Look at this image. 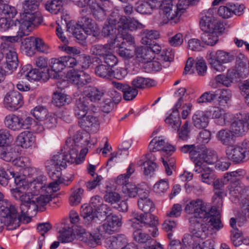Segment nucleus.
I'll use <instances>...</instances> for the list:
<instances>
[{"label":"nucleus","instance_id":"f257e3e1","mask_svg":"<svg viewBox=\"0 0 249 249\" xmlns=\"http://www.w3.org/2000/svg\"><path fill=\"white\" fill-rule=\"evenodd\" d=\"M185 212L193 216L189 219L191 233L196 238L205 239L209 234H215L223 227L218 215H215L216 207H211L202 199L197 198L189 201Z\"/></svg>","mask_w":249,"mask_h":249},{"label":"nucleus","instance_id":"f03ea898","mask_svg":"<svg viewBox=\"0 0 249 249\" xmlns=\"http://www.w3.org/2000/svg\"><path fill=\"white\" fill-rule=\"evenodd\" d=\"M46 177L39 176L31 182L29 184L27 191H24L23 188L16 187L11 189L10 192L13 198L16 200L20 202L19 208L20 213L25 217L27 215L34 211V209L36 208L34 202L35 197L40 193V190H43L45 187Z\"/></svg>","mask_w":249,"mask_h":249},{"label":"nucleus","instance_id":"7ed1b4c3","mask_svg":"<svg viewBox=\"0 0 249 249\" xmlns=\"http://www.w3.org/2000/svg\"><path fill=\"white\" fill-rule=\"evenodd\" d=\"M213 11L209 9L202 13L200 26L204 32L201 35L202 41L206 45L213 46L218 41V35L224 29L223 23L213 16Z\"/></svg>","mask_w":249,"mask_h":249},{"label":"nucleus","instance_id":"20e7f679","mask_svg":"<svg viewBox=\"0 0 249 249\" xmlns=\"http://www.w3.org/2000/svg\"><path fill=\"white\" fill-rule=\"evenodd\" d=\"M199 0H178L176 5H173L171 0H164L160 7L159 13L162 22L166 24L169 21L178 20V17L187 8L190 3L195 4Z\"/></svg>","mask_w":249,"mask_h":249},{"label":"nucleus","instance_id":"39448f33","mask_svg":"<svg viewBox=\"0 0 249 249\" xmlns=\"http://www.w3.org/2000/svg\"><path fill=\"white\" fill-rule=\"evenodd\" d=\"M217 161V156L216 152L211 150H206L205 151V156L203 159L196 162L194 172L199 174L200 180L208 184H210L214 178V175L213 170L208 164H213Z\"/></svg>","mask_w":249,"mask_h":249},{"label":"nucleus","instance_id":"423d86ee","mask_svg":"<svg viewBox=\"0 0 249 249\" xmlns=\"http://www.w3.org/2000/svg\"><path fill=\"white\" fill-rule=\"evenodd\" d=\"M1 38L5 42L1 43L0 50L3 56H5L6 61L4 64L5 71H13L16 70L18 65V55L13 44V42L17 41V36H2Z\"/></svg>","mask_w":249,"mask_h":249},{"label":"nucleus","instance_id":"0eeeda50","mask_svg":"<svg viewBox=\"0 0 249 249\" xmlns=\"http://www.w3.org/2000/svg\"><path fill=\"white\" fill-rule=\"evenodd\" d=\"M88 152L87 148H83L80 150V156L77 157L76 151L71 152L69 150V153L65 152L57 153L53 156L50 160V165H47V168L50 166L54 170H58L60 172L61 167L65 168L67 163L72 164L75 163L78 164L82 162L85 159V156ZM56 170H55V172Z\"/></svg>","mask_w":249,"mask_h":249},{"label":"nucleus","instance_id":"6e6552de","mask_svg":"<svg viewBox=\"0 0 249 249\" xmlns=\"http://www.w3.org/2000/svg\"><path fill=\"white\" fill-rule=\"evenodd\" d=\"M0 204V215L5 219L7 222L12 224L11 229H15L19 227L21 222L25 217L18 211V207L7 199L2 200Z\"/></svg>","mask_w":249,"mask_h":249},{"label":"nucleus","instance_id":"1a4fd4ad","mask_svg":"<svg viewBox=\"0 0 249 249\" xmlns=\"http://www.w3.org/2000/svg\"><path fill=\"white\" fill-rule=\"evenodd\" d=\"M131 222V225L134 229H138L145 227L148 229V231L153 237H156L159 235V233L157 227L159 224L158 218L149 213L140 214H135Z\"/></svg>","mask_w":249,"mask_h":249},{"label":"nucleus","instance_id":"9d476101","mask_svg":"<svg viewBox=\"0 0 249 249\" xmlns=\"http://www.w3.org/2000/svg\"><path fill=\"white\" fill-rule=\"evenodd\" d=\"M43 20L41 13L38 11L23 14L22 21H18L19 24V30L18 31V36L21 38L29 35L32 30V27L37 26Z\"/></svg>","mask_w":249,"mask_h":249},{"label":"nucleus","instance_id":"9b49d317","mask_svg":"<svg viewBox=\"0 0 249 249\" xmlns=\"http://www.w3.org/2000/svg\"><path fill=\"white\" fill-rule=\"evenodd\" d=\"M227 158L236 163H239L249 160V150L237 145H229L226 149Z\"/></svg>","mask_w":249,"mask_h":249},{"label":"nucleus","instance_id":"f8f14e48","mask_svg":"<svg viewBox=\"0 0 249 249\" xmlns=\"http://www.w3.org/2000/svg\"><path fill=\"white\" fill-rule=\"evenodd\" d=\"M23 98L22 94L18 91L8 92L3 100L4 107L11 111L17 110L23 105Z\"/></svg>","mask_w":249,"mask_h":249},{"label":"nucleus","instance_id":"ddd939ff","mask_svg":"<svg viewBox=\"0 0 249 249\" xmlns=\"http://www.w3.org/2000/svg\"><path fill=\"white\" fill-rule=\"evenodd\" d=\"M134 240L141 244H151V245H146L144 249H164L163 247L159 242L153 239L148 233L143 232L139 229L133 232Z\"/></svg>","mask_w":249,"mask_h":249},{"label":"nucleus","instance_id":"4468645a","mask_svg":"<svg viewBox=\"0 0 249 249\" xmlns=\"http://www.w3.org/2000/svg\"><path fill=\"white\" fill-rule=\"evenodd\" d=\"M231 125V131L237 136L244 135L248 129H249V114L237 115Z\"/></svg>","mask_w":249,"mask_h":249},{"label":"nucleus","instance_id":"2eb2a0df","mask_svg":"<svg viewBox=\"0 0 249 249\" xmlns=\"http://www.w3.org/2000/svg\"><path fill=\"white\" fill-rule=\"evenodd\" d=\"M89 135L85 133L83 134L81 132H77L75 134L73 139H68L66 142V145L68 149L72 153L76 151L78 155L79 150L83 146L89 144V142L87 138L84 140L85 137H88Z\"/></svg>","mask_w":249,"mask_h":249},{"label":"nucleus","instance_id":"dca6fc26","mask_svg":"<svg viewBox=\"0 0 249 249\" xmlns=\"http://www.w3.org/2000/svg\"><path fill=\"white\" fill-rule=\"evenodd\" d=\"M183 103L182 98L178 99L177 103L173 108V113H171L165 120V123L168 125L169 128L173 130H178V128L181 125V120L180 119L178 109L180 108Z\"/></svg>","mask_w":249,"mask_h":249},{"label":"nucleus","instance_id":"f3484780","mask_svg":"<svg viewBox=\"0 0 249 249\" xmlns=\"http://www.w3.org/2000/svg\"><path fill=\"white\" fill-rule=\"evenodd\" d=\"M67 76L78 88L83 87L91 82L90 76L82 70L78 71L71 70L68 73Z\"/></svg>","mask_w":249,"mask_h":249},{"label":"nucleus","instance_id":"a211bd4d","mask_svg":"<svg viewBox=\"0 0 249 249\" xmlns=\"http://www.w3.org/2000/svg\"><path fill=\"white\" fill-rule=\"evenodd\" d=\"M95 212L90 205L84 204L81 206L80 214L83 218V223L86 226H95L97 221H99Z\"/></svg>","mask_w":249,"mask_h":249},{"label":"nucleus","instance_id":"6ab92c4d","mask_svg":"<svg viewBox=\"0 0 249 249\" xmlns=\"http://www.w3.org/2000/svg\"><path fill=\"white\" fill-rule=\"evenodd\" d=\"M55 170H54L50 166L48 167V174L50 178L53 180V181L50 183L48 186L46 187V179L44 182L45 183V187L44 188L43 190H40L41 192H43L44 191H46V189H47V193L51 194L52 193L56 192L59 190V184L60 183H63V182L60 179V172L58 170H56V172H55Z\"/></svg>","mask_w":249,"mask_h":249},{"label":"nucleus","instance_id":"aec40b11","mask_svg":"<svg viewBox=\"0 0 249 249\" xmlns=\"http://www.w3.org/2000/svg\"><path fill=\"white\" fill-rule=\"evenodd\" d=\"M206 59L213 71L222 72L225 70L226 67L221 64L218 50L208 51Z\"/></svg>","mask_w":249,"mask_h":249},{"label":"nucleus","instance_id":"412c9836","mask_svg":"<svg viewBox=\"0 0 249 249\" xmlns=\"http://www.w3.org/2000/svg\"><path fill=\"white\" fill-rule=\"evenodd\" d=\"M122 185H123L122 192L126 196L134 198L137 195L139 197H141L143 195L149 194L147 190L138 187L135 184L132 182H125Z\"/></svg>","mask_w":249,"mask_h":249},{"label":"nucleus","instance_id":"4be33fe9","mask_svg":"<svg viewBox=\"0 0 249 249\" xmlns=\"http://www.w3.org/2000/svg\"><path fill=\"white\" fill-rule=\"evenodd\" d=\"M80 241L86 243L90 247H95L101 243L102 234L99 230L98 233H91L86 232L84 230L79 234Z\"/></svg>","mask_w":249,"mask_h":249},{"label":"nucleus","instance_id":"5701e85b","mask_svg":"<svg viewBox=\"0 0 249 249\" xmlns=\"http://www.w3.org/2000/svg\"><path fill=\"white\" fill-rule=\"evenodd\" d=\"M119 22L118 29L119 32L122 31L134 30L138 29H142L144 26L139 22L137 20L128 19L124 16H118Z\"/></svg>","mask_w":249,"mask_h":249},{"label":"nucleus","instance_id":"b1692460","mask_svg":"<svg viewBox=\"0 0 249 249\" xmlns=\"http://www.w3.org/2000/svg\"><path fill=\"white\" fill-rule=\"evenodd\" d=\"M112 84L114 87L123 92V98L126 101L133 100L138 94V89L133 86L115 81H112Z\"/></svg>","mask_w":249,"mask_h":249},{"label":"nucleus","instance_id":"393cba45","mask_svg":"<svg viewBox=\"0 0 249 249\" xmlns=\"http://www.w3.org/2000/svg\"><path fill=\"white\" fill-rule=\"evenodd\" d=\"M16 157L17 153L15 149L10 145L3 147L0 150V158L1 159L7 162L13 160L15 164L22 167L23 166L22 165L23 160L20 158L16 160Z\"/></svg>","mask_w":249,"mask_h":249},{"label":"nucleus","instance_id":"a878e982","mask_svg":"<svg viewBox=\"0 0 249 249\" xmlns=\"http://www.w3.org/2000/svg\"><path fill=\"white\" fill-rule=\"evenodd\" d=\"M88 109L89 103L87 98L81 95L76 99L73 110L75 116L78 120L87 114Z\"/></svg>","mask_w":249,"mask_h":249},{"label":"nucleus","instance_id":"bb28decb","mask_svg":"<svg viewBox=\"0 0 249 249\" xmlns=\"http://www.w3.org/2000/svg\"><path fill=\"white\" fill-rule=\"evenodd\" d=\"M224 110L218 107H212L208 111L207 114L213 119H216V123L220 125H224L227 124V119L228 116V114L224 113Z\"/></svg>","mask_w":249,"mask_h":249},{"label":"nucleus","instance_id":"cd10ccee","mask_svg":"<svg viewBox=\"0 0 249 249\" xmlns=\"http://www.w3.org/2000/svg\"><path fill=\"white\" fill-rule=\"evenodd\" d=\"M117 38L104 45L96 44L93 45L90 48V53L93 55L99 56L103 58L108 52L114 49L115 44L117 42Z\"/></svg>","mask_w":249,"mask_h":249},{"label":"nucleus","instance_id":"c85d7f7f","mask_svg":"<svg viewBox=\"0 0 249 249\" xmlns=\"http://www.w3.org/2000/svg\"><path fill=\"white\" fill-rule=\"evenodd\" d=\"M128 240L124 234H118L110 237L106 241V246L108 249H121L127 243Z\"/></svg>","mask_w":249,"mask_h":249},{"label":"nucleus","instance_id":"c756f323","mask_svg":"<svg viewBox=\"0 0 249 249\" xmlns=\"http://www.w3.org/2000/svg\"><path fill=\"white\" fill-rule=\"evenodd\" d=\"M17 142L22 148L31 147L35 142V137L33 134L27 131L21 132L17 138Z\"/></svg>","mask_w":249,"mask_h":249},{"label":"nucleus","instance_id":"7c9ffc66","mask_svg":"<svg viewBox=\"0 0 249 249\" xmlns=\"http://www.w3.org/2000/svg\"><path fill=\"white\" fill-rule=\"evenodd\" d=\"M110 18L107 22H106L102 29V33L104 36H114L116 33V25H118L119 18ZM118 28H117V29Z\"/></svg>","mask_w":249,"mask_h":249},{"label":"nucleus","instance_id":"2f4dec72","mask_svg":"<svg viewBox=\"0 0 249 249\" xmlns=\"http://www.w3.org/2000/svg\"><path fill=\"white\" fill-rule=\"evenodd\" d=\"M78 124L81 128L87 130L96 128L99 125L98 118L92 115H87L78 120Z\"/></svg>","mask_w":249,"mask_h":249},{"label":"nucleus","instance_id":"473e14b6","mask_svg":"<svg viewBox=\"0 0 249 249\" xmlns=\"http://www.w3.org/2000/svg\"><path fill=\"white\" fill-rule=\"evenodd\" d=\"M230 226L232 228L231 230V240L235 247L242 245V237L241 231L236 227V220L232 217L230 220Z\"/></svg>","mask_w":249,"mask_h":249},{"label":"nucleus","instance_id":"72a5a7b5","mask_svg":"<svg viewBox=\"0 0 249 249\" xmlns=\"http://www.w3.org/2000/svg\"><path fill=\"white\" fill-rule=\"evenodd\" d=\"M21 75L26 78L29 81H38L41 78V76L38 70L32 69L30 65L24 66L20 71Z\"/></svg>","mask_w":249,"mask_h":249},{"label":"nucleus","instance_id":"f704fd0d","mask_svg":"<svg viewBox=\"0 0 249 249\" xmlns=\"http://www.w3.org/2000/svg\"><path fill=\"white\" fill-rule=\"evenodd\" d=\"M78 24L84 29L86 33L89 35L96 33L98 30L95 22L92 19L87 16L82 17L78 21Z\"/></svg>","mask_w":249,"mask_h":249},{"label":"nucleus","instance_id":"c9c22d12","mask_svg":"<svg viewBox=\"0 0 249 249\" xmlns=\"http://www.w3.org/2000/svg\"><path fill=\"white\" fill-rule=\"evenodd\" d=\"M84 93L86 98H88L90 101L96 102L101 100L104 94V91L96 87H88L85 88Z\"/></svg>","mask_w":249,"mask_h":249},{"label":"nucleus","instance_id":"e433bc0d","mask_svg":"<svg viewBox=\"0 0 249 249\" xmlns=\"http://www.w3.org/2000/svg\"><path fill=\"white\" fill-rule=\"evenodd\" d=\"M193 123L195 127L197 128H204L208 124V117L204 112L196 111L193 116Z\"/></svg>","mask_w":249,"mask_h":249},{"label":"nucleus","instance_id":"4c0bfd02","mask_svg":"<svg viewBox=\"0 0 249 249\" xmlns=\"http://www.w3.org/2000/svg\"><path fill=\"white\" fill-rule=\"evenodd\" d=\"M135 52L137 57L140 59V61H143L145 64L152 60L155 57L153 52L148 46L138 47L136 48Z\"/></svg>","mask_w":249,"mask_h":249},{"label":"nucleus","instance_id":"58836bf2","mask_svg":"<svg viewBox=\"0 0 249 249\" xmlns=\"http://www.w3.org/2000/svg\"><path fill=\"white\" fill-rule=\"evenodd\" d=\"M147 195H143L142 196L139 197L138 200V205L140 209L144 213H148L153 211L154 209V204L152 201L148 197Z\"/></svg>","mask_w":249,"mask_h":249},{"label":"nucleus","instance_id":"ea45409f","mask_svg":"<svg viewBox=\"0 0 249 249\" xmlns=\"http://www.w3.org/2000/svg\"><path fill=\"white\" fill-rule=\"evenodd\" d=\"M154 8L153 5L147 0H139L135 5V10L143 15H150L151 14Z\"/></svg>","mask_w":249,"mask_h":249},{"label":"nucleus","instance_id":"a19ab883","mask_svg":"<svg viewBox=\"0 0 249 249\" xmlns=\"http://www.w3.org/2000/svg\"><path fill=\"white\" fill-rule=\"evenodd\" d=\"M233 135L231 130L222 129L218 132L217 138L223 144L229 146L234 142Z\"/></svg>","mask_w":249,"mask_h":249},{"label":"nucleus","instance_id":"79ce46f5","mask_svg":"<svg viewBox=\"0 0 249 249\" xmlns=\"http://www.w3.org/2000/svg\"><path fill=\"white\" fill-rule=\"evenodd\" d=\"M84 190L82 188L74 187L71 189L69 197V203L72 206H75L81 203Z\"/></svg>","mask_w":249,"mask_h":249},{"label":"nucleus","instance_id":"37998d69","mask_svg":"<svg viewBox=\"0 0 249 249\" xmlns=\"http://www.w3.org/2000/svg\"><path fill=\"white\" fill-rule=\"evenodd\" d=\"M7 17H0V29L1 31H6L8 29H11L14 31H16L18 34V31L19 30V24L18 23V21L14 22L12 20H8ZM16 36L18 38L19 36H18V34Z\"/></svg>","mask_w":249,"mask_h":249},{"label":"nucleus","instance_id":"c03bdc74","mask_svg":"<svg viewBox=\"0 0 249 249\" xmlns=\"http://www.w3.org/2000/svg\"><path fill=\"white\" fill-rule=\"evenodd\" d=\"M67 31L71 32L74 36L78 40H83L87 38V35H88L85 32L84 29L81 27L78 24L71 27L70 24L67 25Z\"/></svg>","mask_w":249,"mask_h":249},{"label":"nucleus","instance_id":"a18cd8bd","mask_svg":"<svg viewBox=\"0 0 249 249\" xmlns=\"http://www.w3.org/2000/svg\"><path fill=\"white\" fill-rule=\"evenodd\" d=\"M52 197L51 194L47 193L46 194H41L40 196H36L35 197L34 202L36 208L34 209V212H36L38 209L46 206L50 201L52 200Z\"/></svg>","mask_w":249,"mask_h":249},{"label":"nucleus","instance_id":"49530a36","mask_svg":"<svg viewBox=\"0 0 249 249\" xmlns=\"http://www.w3.org/2000/svg\"><path fill=\"white\" fill-rule=\"evenodd\" d=\"M159 37V33L154 30H145L142 33V43L146 45L152 44V40Z\"/></svg>","mask_w":249,"mask_h":249},{"label":"nucleus","instance_id":"de8ad7c7","mask_svg":"<svg viewBox=\"0 0 249 249\" xmlns=\"http://www.w3.org/2000/svg\"><path fill=\"white\" fill-rule=\"evenodd\" d=\"M95 72L96 74L102 78L109 79L113 74L112 69L107 65L100 64L95 68Z\"/></svg>","mask_w":249,"mask_h":249},{"label":"nucleus","instance_id":"09e8293b","mask_svg":"<svg viewBox=\"0 0 249 249\" xmlns=\"http://www.w3.org/2000/svg\"><path fill=\"white\" fill-rule=\"evenodd\" d=\"M131 83L132 86L136 89H142L152 87L154 85V81L149 78L137 77L132 81Z\"/></svg>","mask_w":249,"mask_h":249},{"label":"nucleus","instance_id":"8fccbe9b","mask_svg":"<svg viewBox=\"0 0 249 249\" xmlns=\"http://www.w3.org/2000/svg\"><path fill=\"white\" fill-rule=\"evenodd\" d=\"M45 8L51 13L56 15L62 10L63 6L61 1L57 0H48L46 2Z\"/></svg>","mask_w":249,"mask_h":249},{"label":"nucleus","instance_id":"3c124183","mask_svg":"<svg viewBox=\"0 0 249 249\" xmlns=\"http://www.w3.org/2000/svg\"><path fill=\"white\" fill-rule=\"evenodd\" d=\"M166 143L162 137H155L150 142L148 148L151 152L162 150Z\"/></svg>","mask_w":249,"mask_h":249},{"label":"nucleus","instance_id":"603ef678","mask_svg":"<svg viewBox=\"0 0 249 249\" xmlns=\"http://www.w3.org/2000/svg\"><path fill=\"white\" fill-rule=\"evenodd\" d=\"M52 228V226L49 222L40 223L37 225V230L41 234L38 239L39 248L41 249L43 246V242L44 240V234L47 233Z\"/></svg>","mask_w":249,"mask_h":249},{"label":"nucleus","instance_id":"864d4df0","mask_svg":"<svg viewBox=\"0 0 249 249\" xmlns=\"http://www.w3.org/2000/svg\"><path fill=\"white\" fill-rule=\"evenodd\" d=\"M70 102L68 96L61 92H55L53 93L52 102L57 107H61L66 104H68Z\"/></svg>","mask_w":249,"mask_h":249},{"label":"nucleus","instance_id":"5fc2aeb1","mask_svg":"<svg viewBox=\"0 0 249 249\" xmlns=\"http://www.w3.org/2000/svg\"><path fill=\"white\" fill-rule=\"evenodd\" d=\"M131 146L130 143L128 141H124L122 144L119 147L118 150L116 153H112L111 157L108 159L107 164H108L109 162L112 161L114 158L117 157L118 156L124 155L125 156L128 155V150Z\"/></svg>","mask_w":249,"mask_h":249},{"label":"nucleus","instance_id":"6e6d98bb","mask_svg":"<svg viewBox=\"0 0 249 249\" xmlns=\"http://www.w3.org/2000/svg\"><path fill=\"white\" fill-rule=\"evenodd\" d=\"M115 38H117V41L116 44H115V47L114 49L115 48H118V49L116 50V51L118 52V54L120 56L124 57V58H131L133 56L134 53L133 51H135L134 49H127L124 48V45H121L119 43L118 37H116Z\"/></svg>","mask_w":249,"mask_h":249},{"label":"nucleus","instance_id":"4d7b16f0","mask_svg":"<svg viewBox=\"0 0 249 249\" xmlns=\"http://www.w3.org/2000/svg\"><path fill=\"white\" fill-rule=\"evenodd\" d=\"M161 161L165 169V172L168 176L172 174V170L174 169L176 160L173 157H166L165 155L161 158Z\"/></svg>","mask_w":249,"mask_h":249},{"label":"nucleus","instance_id":"13d9d810","mask_svg":"<svg viewBox=\"0 0 249 249\" xmlns=\"http://www.w3.org/2000/svg\"><path fill=\"white\" fill-rule=\"evenodd\" d=\"M214 80L215 84H213L212 85V87L213 88H216L219 85H221L226 87H230L232 84L231 81L229 79L226 74H220L217 75L215 77Z\"/></svg>","mask_w":249,"mask_h":249},{"label":"nucleus","instance_id":"bf43d9fd","mask_svg":"<svg viewBox=\"0 0 249 249\" xmlns=\"http://www.w3.org/2000/svg\"><path fill=\"white\" fill-rule=\"evenodd\" d=\"M218 94L217 91H209L203 93L197 100V102L199 104L211 103L215 100Z\"/></svg>","mask_w":249,"mask_h":249},{"label":"nucleus","instance_id":"052dcab7","mask_svg":"<svg viewBox=\"0 0 249 249\" xmlns=\"http://www.w3.org/2000/svg\"><path fill=\"white\" fill-rule=\"evenodd\" d=\"M40 2L38 0H25L22 4L24 9V13L26 14L27 12L29 13L37 11Z\"/></svg>","mask_w":249,"mask_h":249},{"label":"nucleus","instance_id":"680f3d73","mask_svg":"<svg viewBox=\"0 0 249 249\" xmlns=\"http://www.w3.org/2000/svg\"><path fill=\"white\" fill-rule=\"evenodd\" d=\"M50 66L52 69L51 71L55 72L53 78H56L57 77V73L61 71L64 69L61 57L58 58H52L51 59Z\"/></svg>","mask_w":249,"mask_h":249},{"label":"nucleus","instance_id":"e2e57ef3","mask_svg":"<svg viewBox=\"0 0 249 249\" xmlns=\"http://www.w3.org/2000/svg\"><path fill=\"white\" fill-rule=\"evenodd\" d=\"M31 113L36 120L40 121H43L49 113L45 107L40 106L35 107Z\"/></svg>","mask_w":249,"mask_h":249},{"label":"nucleus","instance_id":"0e129e2a","mask_svg":"<svg viewBox=\"0 0 249 249\" xmlns=\"http://www.w3.org/2000/svg\"><path fill=\"white\" fill-rule=\"evenodd\" d=\"M194 69L196 70L199 75H204L206 73L207 70V67L205 60L202 58H197L195 61V66L192 69L193 71H194ZM192 72H194V71Z\"/></svg>","mask_w":249,"mask_h":249},{"label":"nucleus","instance_id":"69168bd1","mask_svg":"<svg viewBox=\"0 0 249 249\" xmlns=\"http://www.w3.org/2000/svg\"><path fill=\"white\" fill-rule=\"evenodd\" d=\"M44 125L47 129H53L56 127L57 119L56 115L52 113H49L43 120Z\"/></svg>","mask_w":249,"mask_h":249},{"label":"nucleus","instance_id":"338daca9","mask_svg":"<svg viewBox=\"0 0 249 249\" xmlns=\"http://www.w3.org/2000/svg\"><path fill=\"white\" fill-rule=\"evenodd\" d=\"M244 171L237 170L232 172H227L224 175V180L226 181L239 182V178L243 176Z\"/></svg>","mask_w":249,"mask_h":249},{"label":"nucleus","instance_id":"774afa93","mask_svg":"<svg viewBox=\"0 0 249 249\" xmlns=\"http://www.w3.org/2000/svg\"><path fill=\"white\" fill-rule=\"evenodd\" d=\"M17 117L18 115L14 114H10L6 116L4 120L5 126L9 129L15 131Z\"/></svg>","mask_w":249,"mask_h":249}]
</instances>
